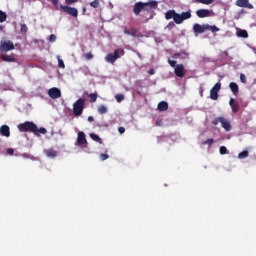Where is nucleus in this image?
Here are the masks:
<instances>
[{
  "mask_svg": "<svg viewBox=\"0 0 256 256\" xmlns=\"http://www.w3.org/2000/svg\"><path fill=\"white\" fill-rule=\"evenodd\" d=\"M17 129L20 131V133H34L36 137H41V135H46L47 133V129L38 128L35 122L29 121L18 124Z\"/></svg>",
  "mask_w": 256,
  "mask_h": 256,
  "instance_id": "nucleus-1",
  "label": "nucleus"
},
{
  "mask_svg": "<svg viewBox=\"0 0 256 256\" xmlns=\"http://www.w3.org/2000/svg\"><path fill=\"white\" fill-rule=\"evenodd\" d=\"M125 55V50L116 49L113 53H108L105 57L106 63H111L112 65L117 61V59H121Z\"/></svg>",
  "mask_w": 256,
  "mask_h": 256,
  "instance_id": "nucleus-2",
  "label": "nucleus"
},
{
  "mask_svg": "<svg viewBox=\"0 0 256 256\" xmlns=\"http://www.w3.org/2000/svg\"><path fill=\"white\" fill-rule=\"evenodd\" d=\"M85 109V99L79 98L76 102L73 104V113L75 117H80V115H83V110Z\"/></svg>",
  "mask_w": 256,
  "mask_h": 256,
  "instance_id": "nucleus-3",
  "label": "nucleus"
},
{
  "mask_svg": "<svg viewBox=\"0 0 256 256\" xmlns=\"http://www.w3.org/2000/svg\"><path fill=\"white\" fill-rule=\"evenodd\" d=\"M219 123H221L223 129H225L226 131H231V129H233V126H231V122H229V120H227L223 116H219L212 120V125H219Z\"/></svg>",
  "mask_w": 256,
  "mask_h": 256,
  "instance_id": "nucleus-4",
  "label": "nucleus"
},
{
  "mask_svg": "<svg viewBox=\"0 0 256 256\" xmlns=\"http://www.w3.org/2000/svg\"><path fill=\"white\" fill-rule=\"evenodd\" d=\"M15 45L11 40H2L0 41V53H7V51H13Z\"/></svg>",
  "mask_w": 256,
  "mask_h": 256,
  "instance_id": "nucleus-5",
  "label": "nucleus"
},
{
  "mask_svg": "<svg viewBox=\"0 0 256 256\" xmlns=\"http://www.w3.org/2000/svg\"><path fill=\"white\" fill-rule=\"evenodd\" d=\"M60 9H61V11H63V13H67V15H70L71 17L79 16V10H77V8H73L71 6L60 5Z\"/></svg>",
  "mask_w": 256,
  "mask_h": 256,
  "instance_id": "nucleus-6",
  "label": "nucleus"
},
{
  "mask_svg": "<svg viewBox=\"0 0 256 256\" xmlns=\"http://www.w3.org/2000/svg\"><path fill=\"white\" fill-rule=\"evenodd\" d=\"M219 91H221V82H217L210 90V99H212V101L219 99Z\"/></svg>",
  "mask_w": 256,
  "mask_h": 256,
  "instance_id": "nucleus-7",
  "label": "nucleus"
},
{
  "mask_svg": "<svg viewBox=\"0 0 256 256\" xmlns=\"http://www.w3.org/2000/svg\"><path fill=\"white\" fill-rule=\"evenodd\" d=\"M187 19H191V10L177 14L176 25H181V23L187 21Z\"/></svg>",
  "mask_w": 256,
  "mask_h": 256,
  "instance_id": "nucleus-8",
  "label": "nucleus"
},
{
  "mask_svg": "<svg viewBox=\"0 0 256 256\" xmlns=\"http://www.w3.org/2000/svg\"><path fill=\"white\" fill-rule=\"evenodd\" d=\"M147 4H144L143 2H137L134 4V7H133V13L134 15L136 16H139L141 15V11H143V9H145V6Z\"/></svg>",
  "mask_w": 256,
  "mask_h": 256,
  "instance_id": "nucleus-9",
  "label": "nucleus"
},
{
  "mask_svg": "<svg viewBox=\"0 0 256 256\" xmlns=\"http://www.w3.org/2000/svg\"><path fill=\"white\" fill-rule=\"evenodd\" d=\"M174 73L176 77H185V66L183 64H177V66L174 68Z\"/></svg>",
  "mask_w": 256,
  "mask_h": 256,
  "instance_id": "nucleus-10",
  "label": "nucleus"
},
{
  "mask_svg": "<svg viewBox=\"0 0 256 256\" xmlns=\"http://www.w3.org/2000/svg\"><path fill=\"white\" fill-rule=\"evenodd\" d=\"M48 95L51 99H59V97H61V90H59V88H50Z\"/></svg>",
  "mask_w": 256,
  "mask_h": 256,
  "instance_id": "nucleus-11",
  "label": "nucleus"
},
{
  "mask_svg": "<svg viewBox=\"0 0 256 256\" xmlns=\"http://www.w3.org/2000/svg\"><path fill=\"white\" fill-rule=\"evenodd\" d=\"M77 145H79L80 147H83V145H87V137L82 131L78 132Z\"/></svg>",
  "mask_w": 256,
  "mask_h": 256,
  "instance_id": "nucleus-12",
  "label": "nucleus"
},
{
  "mask_svg": "<svg viewBox=\"0 0 256 256\" xmlns=\"http://www.w3.org/2000/svg\"><path fill=\"white\" fill-rule=\"evenodd\" d=\"M144 8L143 11H151V9H157V5H159V3L157 1H149V2H143Z\"/></svg>",
  "mask_w": 256,
  "mask_h": 256,
  "instance_id": "nucleus-13",
  "label": "nucleus"
},
{
  "mask_svg": "<svg viewBox=\"0 0 256 256\" xmlns=\"http://www.w3.org/2000/svg\"><path fill=\"white\" fill-rule=\"evenodd\" d=\"M196 15L199 19H205V17H211V10L199 9L196 11Z\"/></svg>",
  "mask_w": 256,
  "mask_h": 256,
  "instance_id": "nucleus-14",
  "label": "nucleus"
},
{
  "mask_svg": "<svg viewBox=\"0 0 256 256\" xmlns=\"http://www.w3.org/2000/svg\"><path fill=\"white\" fill-rule=\"evenodd\" d=\"M193 31L197 34L204 33L205 31H207V24L201 25L196 23L193 25Z\"/></svg>",
  "mask_w": 256,
  "mask_h": 256,
  "instance_id": "nucleus-15",
  "label": "nucleus"
},
{
  "mask_svg": "<svg viewBox=\"0 0 256 256\" xmlns=\"http://www.w3.org/2000/svg\"><path fill=\"white\" fill-rule=\"evenodd\" d=\"M177 15L178 13L175 12V10H168L165 13V19H167V21H169V19H173L174 23L177 24Z\"/></svg>",
  "mask_w": 256,
  "mask_h": 256,
  "instance_id": "nucleus-16",
  "label": "nucleus"
},
{
  "mask_svg": "<svg viewBox=\"0 0 256 256\" xmlns=\"http://www.w3.org/2000/svg\"><path fill=\"white\" fill-rule=\"evenodd\" d=\"M0 134L2 137H11V129L8 125H2L0 127Z\"/></svg>",
  "mask_w": 256,
  "mask_h": 256,
  "instance_id": "nucleus-17",
  "label": "nucleus"
},
{
  "mask_svg": "<svg viewBox=\"0 0 256 256\" xmlns=\"http://www.w3.org/2000/svg\"><path fill=\"white\" fill-rule=\"evenodd\" d=\"M229 105L232 109V112L239 113V102H235V98H230Z\"/></svg>",
  "mask_w": 256,
  "mask_h": 256,
  "instance_id": "nucleus-18",
  "label": "nucleus"
},
{
  "mask_svg": "<svg viewBox=\"0 0 256 256\" xmlns=\"http://www.w3.org/2000/svg\"><path fill=\"white\" fill-rule=\"evenodd\" d=\"M229 88H230L231 92L233 93L234 97H237L239 95V85H237V83L231 82L229 84Z\"/></svg>",
  "mask_w": 256,
  "mask_h": 256,
  "instance_id": "nucleus-19",
  "label": "nucleus"
},
{
  "mask_svg": "<svg viewBox=\"0 0 256 256\" xmlns=\"http://www.w3.org/2000/svg\"><path fill=\"white\" fill-rule=\"evenodd\" d=\"M44 153L46 157H48L49 159H55V157H57V151L54 150L53 148L44 150Z\"/></svg>",
  "mask_w": 256,
  "mask_h": 256,
  "instance_id": "nucleus-20",
  "label": "nucleus"
},
{
  "mask_svg": "<svg viewBox=\"0 0 256 256\" xmlns=\"http://www.w3.org/2000/svg\"><path fill=\"white\" fill-rule=\"evenodd\" d=\"M1 59H2V61H5L6 63H15V61H17V59H15V57H13L11 55H7V54H2Z\"/></svg>",
  "mask_w": 256,
  "mask_h": 256,
  "instance_id": "nucleus-21",
  "label": "nucleus"
},
{
  "mask_svg": "<svg viewBox=\"0 0 256 256\" xmlns=\"http://www.w3.org/2000/svg\"><path fill=\"white\" fill-rule=\"evenodd\" d=\"M137 33H139L137 28H131L130 30L127 28L124 29V34L131 35V37H137Z\"/></svg>",
  "mask_w": 256,
  "mask_h": 256,
  "instance_id": "nucleus-22",
  "label": "nucleus"
},
{
  "mask_svg": "<svg viewBox=\"0 0 256 256\" xmlns=\"http://www.w3.org/2000/svg\"><path fill=\"white\" fill-rule=\"evenodd\" d=\"M169 109V104L166 101H162L158 104L159 111H167Z\"/></svg>",
  "mask_w": 256,
  "mask_h": 256,
  "instance_id": "nucleus-23",
  "label": "nucleus"
},
{
  "mask_svg": "<svg viewBox=\"0 0 256 256\" xmlns=\"http://www.w3.org/2000/svg\"><path fill=\"white\" fill-rule=\"evenodd\" d=\"M237 7H249V0H237Z\"/></svg>",
  "mask_w": 256,
  "mask_h": 256,
  "instance_id": "nucleus-24",
  "label": "nucleus"
},
{
  "mask_svg": "<svg viewBox=\"0 0 256 256\" xmlns=\"http://www.w3.org/2000/svg\"><path fill=\"white\" fill-rule=\"evenodd\" d=\"M206 31H211L212 33H217L218 31H220L219 27L215 26V25H209L206 24Z\"/></svg>",
  "mask_w": 256,
  "mask_h": 256,
  "instance_id": "nucleus-25",
  "label": "nucleus"
},
{
  "mask_svg": "<svg viewBox=\"0 0 256 256\" xmlns=\"http://www.w3.org/2000/svg\"><path fill=\"white\" fill-rule=\"evenodd\" d=\"M237 36L242 37V39H247V37H249V33H247V30H238Z\"/></svg>",
  "mask_w": 256,
  "mask_h": 256,
  "instance_id": "nucleus-26",
  "label": "nucleus"
},
{
  "mask_svg": "<svg viewBox=\"0 0 256 256\" xmlns=\"http://www.w3.org/2000/svg\"><path fill=\"white\" fill-rule=\"evenodd\" d=\"M90 137L93 141H96V143H103V140L101 139V137H99V135L95 134V133H91Z\"/></svg>",
  "mask_w": 256,
  "mask_h": 256,
  "instance_id": "nucleus-27",
  "label": "nucleus"
},
{
  "mask_svg": "<svg viewBox=\"0 0 256 256\" xmlns=\"http://www.w3.org/2000/svg\"><path fill=\"white\" fill-rule=\"evenodd\" d=\"M107 111H108L107 106H105V105L98 106V113L100 115H105V113H107Z\"/></svg>",
  "mask_w": 256,
  "mask_h": 256,
  "instance_id": "nucleus-28",
  "label": "nucleus"
},
{
  "mask_svg": "<svg viewBox=\"0 0 256 256\" xmlns=\"http://www.w3.org/2000/svg\"><path fill=\"white\" fill-rule=\"evenodd\" d=\"M249 157V151L244 150L238 154V159H247Z\"/></svg>",
  "mask_w": 256,
  "mask_h": 256,
  "instance_id": "nucleus-29",
  "label": "nucleus"
},
{
  "mask_svg": "<svg viewBox=\"0 0 256 256\" xmlns=\"http://www.w3.org/2000/svg\"><path fill=\"white\" fill-rule=\"evenodd\" d=\"M7 21V13L0 10V23H5Z\"/></svg>",
  "mask_w": 256,
  "mask_h": 256,
  "instance_id": "nucleus-30",
  "label": "nucleus"
},
{
  "mask_svg": "<svg viewBox=\"0 0 256 256\" xmlns=\"http://www.w3.org/2000/svg\"><path fill=\"white\" fill-rule=\"evenodd\" d=\"M89 99H90V103H95L97 101V93H91L88 95Z\"/></svg>",
  "mask_w": 256,
  "mask_h": 256,
  "instance_id": "nucleus-31",
  "label": "nucleus"
},
{
  "mask_svg": "<svg viewBox=\"0 0 256 256\" xmlns=\"http://www.w3.org/2000/svg\"><path fill=\"white\" fill-rule=\"evenodd\" d=\"M196 3H202V5H211L215 0H195Z\"/></svg>",
  "mask_w": 256,
  "mask_h": 256,
  "instance_id": "nucleus-32",
  "label": "nucleus"
},
{
  "mask_svg": "<svg viewBox=\"0 0 256 256\" xmlns=\"http://www.w3.org/2000/svg\"><path fill=\"white\" fill-rule=\"evenodd\" d=\"M83 59H85V61H91V59H93V53L91 52H88V53H85L83 54Z\"/></svg>",
  "mask_w": 256,
  "mask_h": 256,
  "instance_id": "nucleus-33",
  "label": "nucleus"
},
{
  "mask_svg": "<svg viewBox=\"0 0 256 256\" xmlns=\"http://www.w3.org/2000/svg\"><path fill=\"white\" fill-rule=\"evenodd\" d=\"M214 143H215V139L209 138L206 141L202 142V145H208L209 147H211V145H213Z\"/></svg>",
  "mask_w": 256,
  "mask_h": 256,
  "instance_id": "nucleus-34",
  "label": "nucleus"
},
{
  "mask_svg": "<svg viewBox=\"0 0 256 256\" xmlns=\"http://www.w3.org/2000/svg\"><path fill=\"white\" fill-rule=\"evenodd\" d=\"M99 0H94L92 2H90V7H93V9H99Z\"/></svg>",
  "mask_w": 256,
  "mask_h": 256,
  "instance_id": "nucleus-35",
  "label": "nucleus"
},
{
  "mask_svg": "<svg viewBox=\"0 0 256 256\" xmlns=\"http://www.w3.org/2000/svg\"><path fill=\"white\" fill-rule=\"evenodd\" d=\"M115 99L118 103H121V101L125 100V96H123V94H116Z\"/></svg>",
  "mask_w": 256,
  "mask_h": 256,
  "instance_id": "nucleus-36",
  "label": "nucleus"
},
{
  "mask_svg": "<svg viewBox=\"0 0 256 256\" xmlns=\"http://www.w3.org/2000/svg\"><path fill=\"white\" fill-rule=\"evenodd\" d=\"M219 151H220V155H227L229 153V151L227 150V147L225 146H221Z\"/></svg>",
  "mask_w": 256,
  "mask_h": 256,
  "instance_id": "nucleus-37",
  "label": "nucleus"
},
{
  "mask_svg": "<svg viewBox=\"0 0 256 256\" xmlns=\"http://www.w3.org/2000/svg\"><path fill=\"white\" fill-rule=\"evenodd\" d=\"M20 31H21V33H27V31H29V28L27 27V24H21L20 25Z\"/></svg>",
  "mask_w": 256,
  "mask_h": 256,
  "instance_id": "nucleus-38",
  "label": "nucleus"
},
{
  "mask_svg": "<svg viewBox=\"0 0 256 256\" xmlns=\"http://www.w3.org/2000/svg\"><path fill=\"white\" fill-rule=\"evenodd\" d=\"M47 1L52 3V5H54V7H56V9H60L59 0H47Z\"/></svg>",
  "mask_w": 256,
  "mask_h": 256,
  "instance_id": "nucleus-39",
  "label": "nucleus"
},
{
  "mask_svg": "<svg viewBox=\"0 0 256 256\" xmlns=\"http://www.w3.org/2000/svg\"><path fill=\"white\" fill-rule=\"evenodd\" d=\"M58 67L60 69H65V62H63V59L58 58Z\"/></svg>",
  "mask_w": 256,
  "mask_h": 256,
  "instance_id": "nucleus-40",
  "label": "nucleus"
},
{
  "mask_svg": "<svg viewBox=\"0 0 256 256\" xmlns=\"http://www.w3.org/2000/svg\"><path fill=\"white\" fill-rule=\"evenodd\" d=\"M168 64L170 67H174V69L177 67V61L168 59Z\"/></svg>",
  "mask_w": 256,
  "mask_h": 256,
  "instance_id": "nucleus-41",
  "label": "nucleus"
},
{
  "mask_svg": "<svg viewBox=\"0 0 256 256\" xmlns=\"http://www.w3.org/2000/svg\"><path fill=\"white\" fill-rule=\"evenodd\" d=\"M57 41V36H55V34H51L49 36V42L50 43H55Z\"/></svg>",
  "mask_w": 256,
  "mask_h": 256,
  "instance_id": "nucleus-42",
  "label": "nucleus"
},
{
  "mask_svg": "<svg viewBox=\"0 0 256 256\" xmlns=\"http://www.w3.org/2000/svg\"><path fill=\"white\" fill-rule=\"evenodd\" d=\"M181 55H186V57H189V53H187V52L175 53L174 57H175V59H177V57H181Z\"/></svg>",
  "mask_w": 256,
  "mask_h": 256,
  "instance_id": "nucleus-43",
  "label": "nucleus"
},
{
  "mask_svg": "<svg viewBox=\"0 0 256 256\" xmlns=\"http://www.w3.org/2000/svg\"><path fill=\"white\" fill-rule=\"evenodd\" d=\"M240 81L241 83H247V76H245V74H240Z\"/></svg>",
  "mask_w": 256,
  "mask_h": 256,
  "instance_id": "nucleus-44",
  "label": "nucleus"
},
{
  "mask_svg": "<svg viewBox=\"0 0 256 256\" xmlns=\"http://www.w3.org/2000/svg\"><path fill=\"white\" fill-rule=\"evenodd\" d=\"M100 159L101 161H107V159H109V154H101Z\"/></svg>",
  "mask_w": 256,
  "mask_h": 256,
  "instance_id": "nucleus-45",
  "label": "nucleus"
},
{
  "mask_svg": "<svg viewBox=\"0 0 256 256\" xmlns=\"http://www.w3.org/2000/svg\"><path fill=\"white\" fill-rule=\"evenodd\" d=\"M79 0H65L66 5H73V3H77Z\"/></svg>",
  "mask_w": 256,
  "mask_h": 256,
  "instance_id": "nucleus-46",
  "label": "nucleus"
},
{
  "mask_svg": "<svg viewBox=\"0 0 256 256\" xmlns=\"http://www.w3.org/2000/svg\"><path fill=\"white\" fill-rule=\"evenodd\" d=\"M118 132L120 133V135H123V133H125V127H119Z\"/></svg>",
  "mask_w": 256,
  "mask_h": 256,
  "instance_id": "nucleus-47",
  "label": "nucleus"
},
{
  "mask_svg": "<svg viewBox=\"0 0 256 256\" xmlns=\"http://www.w3.org/2000/svg\"><path fill=\"white\" fill-rule=\"evenodd\" d=\"M7 153L8 155H13V153H15V150H13L12 148L7 149Z\"/></svg>",
  "mask_w": 256,
  "mask_h": 256,
  "instance_id": "nucleus-48",
  "label": "nucleus"
},
{
  "mask_svg": "<svg viewBox=\"0 0 256 256\" xmlns=\"http://www.w3.org/2000/svg\"><path fill=\"white\" fill-rule=\"evenodd\" d=\"M88 121L89 123H93L95 121V118H93V116H89Z\"/></svg>",
  "mask_w": 256,
  "mask_h": 256,
  "instance_id": "nucleus-49",
  "label": "nucleus"
},
{
  "mask_svg": "<svg viewBox=\"0 0 256 256\" xmlns=\"http://www.w3.org/2000/svg\"><path fill=\"white\" fill-rule=\"evenodd\" d=\"M149 75H155V69L151 68V69L149 70Z\"/></svg>",
  "mask_w": 256,
  "mask_h": 256,
  "instance_id": "nucleus-50",
  "label": "nucleus"
},
{
  "mask_svg": "<svg viewBox=\"0 0 256 256\" xmlns=\"http://www.w3.org/2000/svg\"><path fill=\"white\" fill-rule=\"evenodd\" d=\"M173 25H175V24H173V23L170 22V23L168 24V27H173Z\"/></svg>",
  "mask_w": 256,
  "mask_h": 256,
  "instance_id": "nucleus-51",
  "label": "nucleus"
},
{
  "mask_svg": "<svg viewBox=\"0 0 256 256\" xmlns=\"http://www.w3.org/2000/svg\"><path fill=\"white\" fill-rule=\"evenodd\" d=\"M249 8L252 9V8H253V5H250Z\"/></svg>",
  "mask_w": 256,
  "mask_h": 256,
  "instance_id": "nucleus-52",
  "label": "nucleus"
},
{
  "mask_svg": "<svg viewBox=\"0 0 256 256\" xmlns=\"http://www.w3.org/2000/svg\"><path fill=\"white\" fill-rule=\"evenodd\" d=\"M138 93V95H141V92H137Z\"/></svg>",
  "mask_w": 256,
  "mask_h": 256,
  "instance_id": "nucleus-53",
  "label": "nucleus"
},
{
  "mask_svg": "<svg viewBox=\"0 0 256 256\" xmlns=\"http://www.w3.org/2000/svg\"><path fill=\"white\" fill-rule=\"evenodd\" d=\"M83 11H86L85 8L83 9Z\"/></svg>",
  "mask_w": 256,
  "mask_h": 256,
  "instance_id": "nucleus-54",
  "label": "nucleus"
}]
</instances>
